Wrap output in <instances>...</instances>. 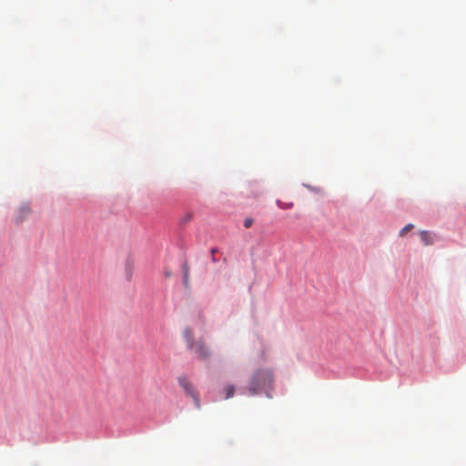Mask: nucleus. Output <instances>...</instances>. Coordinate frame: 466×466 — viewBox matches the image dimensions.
Listing matches in <instances>:
<instances>
[{
	"mask_svg": "<svg viewBox=\"0 0 466 466\" xmlns=\"http://www.w3.org/2000/svg\"><path fill=\"white\" fill-rule=\"evenodd\" d=\"M273 381L272 374L268 370H257L249 383L248 391L251 394H257L262 390H267L271 387Z\"/></svg>",
	"mask_w": 466,
	"mask_h": 466,
	"instance_id": "nucleus-1",
	"label": "nucleus"
},
{
	"mask_svg": "<svg viewBox=\"0 0 466 466\" xmlns=\"http://www.w3.org/2000/svg\"><path fill=\"white\" fill-rule=\"evenodd\" d=\"M184 338L187 341V349L193 352L199 360H206L209 357L210 352L202 339L194 340L193 332L190 329L184 330Z\"/></svg>",
	"mask_w": 466,
	"mask_h": 466,
	"instance_id": "nucleus-2",
	"label": "nucleus"
},
{
	"mask_svg": "<svg viewBox=\"0 0 466 466\" xmlns=\"http://www.w3.org/2000/svg\"><path fill=\"white\" fill-rule=\"evenodd\" d=\"M178 384L184 390L185 393L192 398L197 409H200L199 393L194 388L191 381L187 377H180L178 379Z\"/></svg>",
	"mask_w": 466,
	"mask_h": 466,
	"instance_id": "nucleus-3",
	"label": "nucleus"
},
{
	"mask_svg": "<svg viewBox=\"0 0 466 466\" xmlns=\"http://www.w3.org/2000/svg\"><path fill=\"white\" fill-rule=\"evenodd\" d=\"M420 237L425 246L433 244V237L431 235L430 232L426 230H421L420 232Z\"/></svg>",
	"mask_w": 466,
	"mask_h": 466,
	"instance_id": "nucleus-4",
	"label": "nucleus"
},
{
	"mask_svg": "<svg viewBox=\"0 0 466 466\" xmlns=\"http://www.w3.org/2000/svg\"><path fill=\"white\" fill-rule=\"evenodd\" d=\"M183 269V282L186 287L189 284V266L187 262H185L182 266Z\"/></svg>",
	"mask_w": 466,
	"mask_h": 466,
	"instance_id": "nucleus-5",
	"label": "nucleus"
},
{
	"mask_svg": "<svg viewBox=\"0 0 466 466\" xmlns=\"http://www.w3.org/2000/svg\"><path fill=\"white\" fill-rule=\"evenodd\" d=\"M225 392H226V396H225L226 400L232 398L235 393V387L233 385H228L225 388Z\"/></svg>",
	"mask_w": 466,
	"mask_h": 466,
	"instance_id": "nucleus-6",
	"label": "nucleus"
},
{
	"mask_svg": "<svg viewBox=\"0 0 466 466\" xmlns=\"http://www.w3.org/2000/svg\"><path fill=\"white\" fill-rule=\"evenodd\" d=\"M277 205L281 209H289L293 207L292 202H282L280 200H277Z\"/></svg>",
	"mask_w": 466,
	"mask_h": 466,
	"instance_id": "nucleus-7",
	"label": "nucleus"
},
{
	"mask_svg": "<svg viewBox=\"0 0 466 466\" xmlns=\"http://www.w3.org/2000/svg\"><path fill=\"white\" fill-rule=\"evenodd\" d=\"M20 213H21V216H22V218L23 219L24 218H25L29 213H30V209L28 207H22L21 209H20Z\"/></svg>",
	"mask_w": 466,
	"mask_h": 466,
	"instance_id": "nucleus-8",
	"label": "nucleus"
},
{
	"mask_svg": "<svg viewBox=\"0 0 466 466\" xmlns=\"http://www.w3.org/2000/svg\"><path fill=\"white\" fill-rule=\"evenodd\" d=\"M413 228L412 224L406 225L401 230H400V236H404L409 230H410Z\"/></svg>",
	"mask_w": 466,
	"mask_h": 466,
	"instance_id": "nucleus-9",
	"label": "nucleus"
},
{
	"mask_svg": "<svg viewBox=\"0 0 466 466\" xmlns=\"http://www.w3.org/2000/svg\"><path fill=\"white\" fill-rule=\"evenodd\" d=\"M192 218V214L191 213H187L186 214L183 218H181V222L182 223H187L191 220Z\"/></svg>",
	"mask_w": 466,
	"mask_h": 466,
	"instance_id": "nucleus-10",
	"label": "nucleus"
},
{
	"mask_svg": "<svg viewBox=\"0 0 466 466\" xmlns=\"http://www.w3.org/2000/svg\"><path fill=\"white\" fill-rule=\"evenodd\" d=\"M252 224H253V219H252V218H246V219L244 220V227H245L246 228H250V227L252 226Z\"/></svg>",
	"mask_w": 466,
	"mask_h": 466,
	"instance_id": "nucleus-11",
	"label": "nucleus"
}]
</instances>
